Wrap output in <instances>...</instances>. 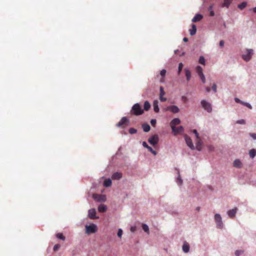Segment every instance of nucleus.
Here are the masks:
<instances>
[{
    "mask_svg": "<svg viewBox=\"0 0 256 256\" xmlns=\"http://www.w3.org/2000/svg\"><path fill=\"white\" fill-rule=\"evenodd\" d=\"M184 138L188 146L190 147L192 150H194V147L192 144V140H191L190 137H189L188 136H186Z\"/></svg>",
    "mask_w": 256,
    "mask_h": 256,
    "instance_id": "9d476101",
    "label": "nucleus"
},
{
    "mask_svg": "<svg viewBox=\"0 0 256 256\" xmlns=\"http://www.w3.org/2000/svg\"><path fill=\"white\" fill-rule=\"evenodd\" d=\"M156 123V119H152L150 120V124L152 126H155Z\"/></svg>",
    "mask_w": 256,
    "mask_h": 256,
    "instance_id": "79ce46f5",
    "label": "nucleus"
},
{
    "mask_svg": "<svg viewBox=\"0 0 256 256\" xmlns=\"http://www.w3.org/2000/svg\"><path fill=\"white\" fill-rule=\"evenodd\" d=\"M189 250H190V246L187 242H185L184 243V244L182 246V250L185 253H187L189 252Z\"/></svg>",
    "mask_w": 256,
    "mask_h": 256,
    "instance_id": "2eb2a0df",
    "label": "nucleus"
},
{
    "mask_svg": "<svg viewBox=\"0 0 256 256\" xmlns=\"http://www.w3.org/2000/svg\"><path fill=\"white\" fill-rule=\"evenodd\" d=\"M122 229H119L118 232V236L119 237V238H121L122 237Z\"/></svg>",
    "mask_w": 256,
    "mask_h": 256,
    "instance_id": "c03bdc74",
    "label": "nucleus"
},
{
    "mask_svg": "<svg viewBox=\"0 0 256 256\" xmlns=\"http://www.w3.org/2000/svg\"><path fill=\"white\" fill-rule=\"evenodd\" d=\"M60 244H56V245H54V252H56L60 248Z\"/></svg>",
    "mask_w": 256,
    "mask_h": 256,
    "instance_id": "a19ab883",
    "label": "nucleus"
},
{
    "mask_svg": "<svg viewBox=\"0 0 256 256\" xmlns=\"http://www.w3.org/2000/svg\"><path fill=\"white\" fill-rule=\"evenodd\" d=\"M56 236L58 238H60V240H65V236H64V235L62 233H58V234H56Z\"/></svg>",
    "mask_w": 256,
    "mask_h": 256,
    "instance_id": "473e14b6",
    "label": "nucleus"
},
{
    "mask_svg": "<svg viewBox=\"0 0 256 256\" xmlns=\"http://www.w3.org/2000/svg\"><path fill=\"white\" fill-rule=\"evenodd\" d=\"M183 68V64L180 62L178 64V74H180Z\"/></svg>",
    "mask_w": 256,
    "mask_h": 256,
    "instance_id": "f704fd0d",
    "label": "nucleus"
},
{
    "mask_svg": "<svg viewBox=\"0 0 256 256\" xmlns=\"http://www.w3.org/2000/svg\"><path fill=\"white\" fill-rule=\"evenodd\" d=\"M142 128L144 132H149L150 130V126L147 124H144L142 125Z\"/></svg>",
    "mask_w": 256,
    "mask_h": 256,
    "instance_id": "412c9836",
    "label": "nucleus"
},
{
    "mask_svg": "<svg viewBox=\"0 0 256 256\" xmlns=\"http://www.w3.org/2000/svg\"><path fill=\"white\" fill-rule=\"evenodd\" d=\"M178 182L180 184H181L182 183V180L180 178H178Z\"/></svg>",
    "mask_w": 256,
    "mask_h": 256,
    "instance_id": "13d9d810",
    "label": "nucleus"
},
{
    "mask_svg": "<svg viewBox=\"0 0 256 256\" xmlns=\"http://www.w3.org/2000/svg\"><path fill=\"white\" fill-rule=\"evenodd\" d=\"M199 63H200L202 64H205V59L203 56H200L198 60Z\"/></svg>",
    "mask_w": 256,
    "mask_h": 256,
    "instance_id": "72a5a7b5",
    "label": "nucleus"
},
{
    "mask_svg": "<svg viewBox=\"0 0 256 256\" xmlns=\"http://www.w3.org/2000/svg\"><path fill=\"white\" fill-rule=\"evenodd\" d=\"M164 110H166V111L169 110L173 113H178L179 112L180 109L177 106L172 105V106H170L166 107L164 109Z\"/></svg>",
    "mask_w": 256,
    "mask_h": 256,
    "instance_id": "423d86ee",
    "label": "nucleus"
},
{
    "mask_svg": "<svg viewBox=\"0 0 256 256\" xmlns=\"http://www.w3.org/2000/svg\"><path fill=\"white\" fill-rule=\"evenodd\" d=\"M192 132L194 134H195L196 138L199 139L200 137H199V135H198V134L197 130H192Z\"/></svg>",
    "mask_w": 256,
    "mask_h": 256,
    "instance_id": "a18cd8bd",
    "label": "nucleus"
},
{
    "mask_svg": "<svg viewBox=\"0 0 256 256\" xmlns=\"http://www.w3.org/2000/svg\"><path fill=\"white\" fill-rule=\"evenodd\" d=\"M186 76L188 81L190 80L191 78V72L188 69H185Z\"/></svg>",
    "mask_w": 256,
    "mask_h": 256,
    "instance_id": "cd10ccee",
    "label": "nucleus"
},
{
    "mask_svg": "<svg viewBox=\"0 0 256 256\" xmlns=\"http://www.w3.org/2000/svg\"><path fill=\"white\" fill-rule=\"evenodd\" d=\"M210 11V15L212 16L214 15V12L213 10H209Z\"/></svg>",
    "mask_w": 256,
    "mask_h": 256,
    "instance_id": "4d7b16f0",
    "label": "nucleus"
},
{
    "mask_svg": "<svg viewBox=\"0 0 256 256\" xmlns=\"http://www.w3.org/2000/svg\"><path fill=\"white\" fill-rule=\"evenodd\" d=\"M241 104H243L244 106H246V107H248L250 109H252V106H251V105L250 104L248 103V102H244L242 101V102Z\"/></svg>",
    "mask_w": 256,
    "mask_h": 256,
    "instance_id": "c9c22d12",
    "label": "nucleus"
},
{
    "mask_svg": "<svg viewBox=\"0 0 256 256\" xmlns=\"http://www.w3.org/2000/svg\"><path fill=\"white\" fill-rule=\"evenodd\" d=\"M196 26L194 24L192 25V28L190 30V34L194 36L196 34Z\"/></svg>",
    "mask_w": 256,
    "mask_h": 256,
    "instance_id": "5701e85b",
    "label": "nucleus"
},
{
    "mask_svg": "<svg viewBox=\"0 0 256 256\" xmlns=\"http://www.w3.org/2000/svg\"><path fill=\"white\" fill-rule=\"evenodd\" d=\"M234 100L237 103H240V104H242V101L240 100L239 98H234Z\"/></svg>",
    "mask_w": 256,
    "mask_h": 256,
    "instance_id": "3c124183",
    "label": "nucleus"
},
{
    "mask_svg": "<svg viewBox=\"0 0 256 256\" xmlns=\"http://www.w3.org/2000/svg\"><path fill=\"white\" fill-rule=\"evenodd\" d=\"M236 124H246V122L244 120H240L236 121Z\"/></svg>",
    "mask_w": 256,
    "mask_h": 256,
    "instance_id": "ea45409f",
    "label": "nucleus"
},
{
    "mask_svg": "<svg viewBox=\"0 0 256 256\" xmlns=\"http://www.w3.org/2000/svg\"><path fill=\"white\" fill-rule=\"evenodd\" d=\"M136 230V226H132V227L130 228L131 232H135Z\"/></svg>",
    "mask_w": 256,
    "mask_h": 256,
    "instance_id": "6e6d98bb",
    "label": "nucleus"
},
{
    "mask_svg": "<svg viewBox=\"0 0 256 256\" xmlns=\"http://www.w3.org/2000/svg\"><path fill=\"white\" fill-rule=\"evenodd\" d=\"M184 131V128L182 126H180L178 128H176V129L175 131H172L174 133V135L177 134H178L181 132Z\"/></svg>",
    "mask_w": 256,
    "mask_h": 256,
    "instance_id": "393cba45",
    "label": "nucleus"
},
{
    "mask_svg": "<svg viewBox=\"0 0 256 256\" xmlns=\"http://www.w3.org/2000/svg\"><path fill=\"white\" fill-rule=\"evenodd\" d=\"M106 206L103 204H100L98 207V210L101 212H106Z\"/></svg>",
    "mask_w": 256,
    "mask_h": 256,
    "instance_id": "a211bd4d",
    "label": "nucleus"
},
{
    "mask_svg": "<svg viewBox=\"0 0 256 256\" xmlns=\"http://www.w3.org/2000/svg\"><path fill=\"white\" fill-rule=\"evenodd\" d=\"M165 94L164 88L162 86L160 87V96H163Z\"/></svg>",
    "mask_w": 256,
    "mask_h": 256,
    "instance_id": "37998d69",
    "label": "nucleus"
},
{
    "mask_svg": "<svg viewBox=\"0 0 256 256\" xmlns=\"http://www.w3.org/2000/svg\"><path fill=\"white\" fill-rule=\"evenodd\" d=\"M249 154L252 158H254L256 155V150L254 149L250 150Z\"/></svg>",
    "mask_w": 256,
    "mask_h": 256,
    "instance_id": "c756f323",
    "label": "nucleus"
},
{
    "mask_svg": "<svg viewBox=\"0 0 256 256\" xmlns=\"http://www.w3.org/2000/svg\"><path fill=\"white\" fill-rule=\"evenodd\" d=\"M150 152L152 154H153L154 156L157 154L156 151L154 150L150 146H149L148 148Z\"/></svg>",
    "mask_w": 256,
    "mask_h": 256,
    "instance_id": "4c0bfd02",
    "label": "nucleus"
},
{
    "mask_svg": "<svg viewBox=\"0 0 256 256\" xmlns=\"http://www.w3.org/2000/svg\"><path fill=\"white\" fill-rule=\"evenodd\" d=\"M142 145L144 147V148H148L150 146H148V144H146V142H144L143 143H142Z\"/></svg>",
    "mask_w": 256,
    "mask_h": 256,
    "instance_id": "864d4df0",
    "label": "nucleus"
},
{
    "mask_svg": "<svg viewBox=\"0 0 256 256\" xmlns=\"http://www.w3.org/2000/svg\"><path fill=\"white\" fill-rule=\"evenodd\" d=\"M128 122V120L126 117H123L116 124L118 127H122Z\"/></svg>",
    "mask_w": 256,
    "mask_h": 256,
    "instance_id": "f8f14e48",
    "label": "nucleus"
},
{
    "mask_svg": "<svg viewBox=\"0 0 256 256\" xmlns=\"http://www.w3.org/2000/svg\"><path fill=\"white\" fill-rule=\"evenodd\" d=\"M130 113L132 115L140 116L144 114V110L142 109L140 104L136 103L132 106Z\"/></svg>",
    "mask_w": 256,
    "mask_h": 256,
    "instance_id": "f257e3e1",
    "label": "nucleus"
},
{
    "mask_svg": "<svg viewBox=\"0 0 256 256\" xmlns=\"http://www.w3.org/2000/svg\"><path fill=\"white\" fill-rule=\"evenodd\" d=\"M86 232L88 234L94 233L97 230V226L94 224L86 226Z\"/></svg>",
    "mask_w": 256,
    "mask_h": 256,
    "instance_id": "20e7f679",
    "label": "nucleus"
},
{
    "mask_svg": "<svg viewBox=\"0 0 256 256\" xmlns=\"http://www.w3.org/2000/svg\"><path fill=\"white\" fill-rule=\"evenodd\" d=\"M250 135L253 139L256 140V134L251 133Z\"/></svg>",
    "mask_w": 256,
    "mask_h": 256,
    "instance_id": "09e8293b",
    "label": "nucleus"
},
{
    "mask_svg": "<svg viewBox=\"0 0 256 256\" xmlns=\"http://www.w3.org/2000/svg\"><path fill=\"white\" fill-rule=\"evenodd\" d=\"M200 103L202 107L208 112H212V106L210 103L205 100H202Z\"/></svg>",
    "mask_w": 256,
    "mask_h": 256,
    "instance_id": "f03ea898",
    "label": "nucleus"
},
{
    "mask_svg": "<svg viewBox=\"0 0 256 256\" xmlns=\"http://www.w3.org/2000/svg\"><path fill=\"white\" fill-rule=\"evenodd\" d=\"M112 185V180L110 179H106L104 182V186L105 187H109Z\"/></svg>",
    "mask_w": 256,
    "mask_h": 256,
    "instance_id": "b1692460",
    "label": "nucleus"
},
{
    "mask_svg": "<svg viewBox=\"0 0 256 256\" xmlns=\"http://www.w3.org/2000/svg\"><path fill=\"white\" fill-rule=\"evenodd\" d=\"M253 11L254 12L256 13V6L253 8Z\"/></svg>",
    "mask_w": 256,
    "mask_h": 256,
    "instance_id": "e2e57ef3",
    "label": "nucleus"
},
{
    "mask_svg": "<svg viewBox=\"0 0 256 256\" xmlns=\"http://www.w3.org/2000/svg\"><path fill=\"white\" fill-rule=\"evenodd\" d=\"M238 208H235L232 210H230L228 212V214L230 218H233L237 212Z\"/></svg>",
    "mask_w": 256,
    "mask_h": 256,
    "instance_id": "ddd939ff",
    "label": "nucleus"
},
{
    "mask_svg": "<svg viewBox=\"0 0 256 256\" xmlns=\"http://www.w3.org/2000/svg\"><path fill=\"white\" fill-rule=\"evenodd\" d=\"M160 99L162 102H165L166 100V98L163 97V96H160Z\"/></svg>",
    "mask_w": 256,
    "mask_h": 256,
    "instance_id": "8fccbe9b",
    "label": "nucleus"
},
{
    "mask_svg": "<svg viewBox=\"0 0 256 256\" xmlns=\"http://www.w3.org/2000/svg\"><path fill=\"white\" fill-rule=\"evenodd\" d=\"M200 79H201V80H202V82L203 83H205V82H206V79H205V77H204V74H203V75H202V76H200Z\"/></svg>",
    "mask_w": 256,
    "mask_h": 256,
    "instance_id": "49530a36",
    "label": "nucleus"
},
{
    "mask_svg": "<svg viewBox=\"0 0 256 256\" xmlns=\"http://www.w3.org/2000/svg\"><path fill=\"white\" fill-rule=\"evenodd\" d=\"M197 142L196 143V148L198 150H200L202 148V142H200V138L197 139Z\"/></svg>",
    "mask_w": 256,
    "mask_h": 256,
    "instance_id": "bb28decb",
    "label": "nucleus"
},
{
    "mask_svg": "<svg viewBox=\"0 0 256 256\" xmlns=\"http://www.w3.org/2000/svg\"><path fill=\"white\" fill-rule=\"evenodd\" d=\"M182 100L184 102H187V101H188V98H187L186 96H182Z\"/></svg>",
    "mask_w": 256,
    "mask_h": 256,
    "instance_id": "603ef678",
    "label": "nucleus"
},
{
    "mask_svg": "<svg viewBox=\"0 0 256 256\" xmlns=\"http://www.w3.org/2000/svg\"><path fill=\"white\" fill-rule=\"evenodd\" d=\"M203 16L202 14H196L192 18V21L194 22L200 21Z\"/></svg>",
    "mask_w": 256,
    "mask_h": 256,
    "instance_id": "dca6fc26",
    "label": "nucleus"
},
{
    "mask_svg": "<svg viewBox=\"0 0 256 256\" xmlns=\"http://www.w3.org/2000/svg\"><path fill=\"white\" fill-rule=\"evenodd\" d=\"M166 74V70L164 69L162 70L160 72V74L162 76V78L160 79V82H164V76Z\"/></svg>",
    "mask_w": 256,
    "mask_h": 256,
    "instance_id": "6ab92c4d",
    "label": "nucleus"
},
{
    "mask_svg": "<svg viewBox=\"0 0 256 256\" xmlns=\"http://www.w3.org/2000/svg\"><path fill=\"white\" fill-rule=\"evenodd\" d=\"M220 46L221 47H222L224 46V41L222 40L220 42Z\"/></svg>",
    "mask_w": 256,
    "mask_h": 256,
    "instance_id": "5fc2aeb1",
    "label": "nucleus"
},
{
    "mask_svg": "<svg viewBox=\"0 0 256 256\" xmlns=\"http://www.w3.org/2000/svg\"><path fill=\"white\" fill-rule=\"evenodd\" d=\"M150 102L148 101L144 102L143 110L148 111L150 110Z\"/></svg>",
    "mask_w": 256,
    "mask_h": 256,
    "instance_id": "aec40b11",
    "label": "nucleus"
},
{
    "mask_svg": "<svg viewBox=\"0 0 256 256\" xmlns=\"http://www.w3.org/2000/svg\"><path fill=\"white\" fill-rule=\"evenodd\" d=\"M93 198L98 202H104L106 198L104 195L94 194L93 195Z\"/></svg>",
    "mask_w": 256,
    "mask_h": 256,
    "instance_id": "6e6552de",
    "label": "nucleus"
},
{
    "mask_svg": "<svg viewBox=\"0 0 256 256\" xmlns=\"http://www.w3.org/2000/svg\"><path fill=\"white\" fill-rule=\"evenodd\" d=\"M214 219L216 223L217 227L219 228H222V222L220 216L219 214H216Z\"/></svg>",
    "mask_w": 256,
    "mask_h": 256,
    "instance_id": "39448f33",
    "label": "nucleus"
},
{
    "mask_svg": "<svg viewBox=\"0 0 256 256\" xmlns=\"http://www.w3.org/2000/svg\"><path fill=\"white\" fill-rule=\"evenodd\" d=\"M196 71L198 74L199 76L204 74L203 72H202V67L200 66H196Z\"/></svg>",
    "mask_w": 256,
    "mask_h": 256,
    "instance_id": "a878e982",
    "label": "nucleus"
},
{
    "mask_svg": "<svg viewBox=\"0 0 256 256\" xmlns=\"http://www.w3.org/2000/svg\"><path fill=\"white\" fill-rule=\"evenodd\" d=\"M122 177V174L120 172H116L112 176V178L113 180H120Z\"/></svg>",
    "mask_w": 256,
    "mask_h": 256,
    "instance_id": "4468645a",
    "label": "nucleus"
},
{
    "mask_svg": "<svg viewBox=\"0 0 256 256\" xmlns=\"http://www.w3.org/2000/svg\"><path fill=\"white\" fill-rule=\"evenodd\" d=\"M136 132H137L136 130L134 128H130L129 130V132L131 134H135Z\"/></svg>",
    "mask_w": 256,
    "mask_h": 256,
    "instance_id": "58836bf2",
    "label": "nucleus"
},
{
    "mask_svg": "<svg viewBox=\"0 0 256 256\" xmlns=\"http://www.w3.org/2000/svg\"><path fill=\"white\" fill-rule=\"evenodd\" d=\"M148 142L152 145L156 144L158 142V135H154L148 139Z\"/></svg>",
    "mask_w": 256,
    "mask_h": 256,
    "instance_id": "1a4fd4ad",
    "label": "nucleus"
},
{
    "mask_svg": "<svg viewBox=\"0 0 256 256\" xmlns=\"http://www.w3.org/2000/svg\"><path fill=\"white\" fill-rule=\"evenodd\" d=\"M244 253V250H236L235 252V254L236 256H240L241 254Z\"/></svg>",
    "mask_w": 256,
    "mask_h": 256,
    "instance_id": "e433bc0d",
    "label": "nucleus"
},
{
    "mask_svg": "<svg viewBox=\"0 0 256 256\" xmlns=\"http://www.w3.org/2000/svg\"><path fill=\"white\" fill-rule=\"evenodd\" d=\"M206 92H210V88H209V87H207V88H206Z\"/></svg>",
    "mask_w": 256,
    "mask_h": 256,
    "instance_id": "680f3d73",
    "label": "nucleus"
},
{
    "mask_svg": "<svg viewBox=\"0 0 256 256\" xmlns=\"http://www.w3.org/2000/svg\"><path fill=\"white\" fill-rule=\"evenodd\" d=\"M183 40L184 42H187L188 41V38H184V39H183Z\"/></svg>",
    "mask_w": 256,
    "mask_h": 256,
    "instance_id": "052dcab7",
    "label": "nucleus"
},
{
    "mask_svg": "<svg viewBox=\"0 0 256 256\" xmlns=\"http://www.w3.org/2000/svg\"><path fill=\"white\" fill-rule=\"evenodd\" d=\"M233 164L236 168H240L242 166V162L239 160H236Z\"/></svg>",
    "mask_w": 256,
    "mask_h": 256,
    "instance_id": "4be33fe9",
    "label": "nucleus"
},
{
    "mask_svg": "<svg viewBox=\"0 0 256 256\" xmlns=\"http://www.w3.org/2000/svg\"><path fill=\"white\" fill-rule=\"evenodd\" d=\"M154 106V110L156 112H159V108H158V102L157 100H155L153 104Z\"/></svg>",
    "mask_w": 256,
    "mask_h": 256,
    "instance_id": "f3484780",
    "label": "nucleus"
},
{
    "mask_svg": "<svg viewBox=\"0 0 256 256\" xmlns=\"http://www.w3.org/2000/svg\"><path fill=\"white\" fill-rule=\"evenodd\" d=\"M212 8H213V5L212 4L210 5L209 8H208V10H212Z\"/></svg>",
    "mask_w": 256,
    "mask_h": 256,
    "instance_id": "bf43d9fd",
    "label": "nucleus"
},
{
    "mask_svg": "<svg viewBox=\"0 0 256 256\" xmlns=\"http://www.w3.org/2000/svg\"><path fill=\"white\" fill-rule=\"evenodd\" d=\"M247 3L246 2H242L241 4L238 5V8L240 10H243L246 7Z\"/></svg>",
    "mask_w": 256,
    "mask_h": 256,
    "instance_id": "2f4dec72",
    "label": "nucleus"
},
{
    "mask_svg": "<svg viewBox=\"0 0 256 256\" xmlns=\"http://www.w3.org/2000/svg\"><path fill=\"white\" fill-rule=\"evenodd\" d=\"M180 119L178 118H174L172 120L170 124L172 131H175L176 130V126L180 124Z\"/></svg>",
    "mask_w": 256,
    "mask_h": 256,
    "instance_id": "0eeeda50",
    "label": "nucleus"
},
{
    "mask_svg": "<svg viewBox=\"0 0 256 256\" xmlns=\"http://www.w3.org/2000/svg\"><path fill=\"white\" fill-rule=\"evenodd\" d=\"M96 210L94 208H92L88 210V216L91 219H96L98 217L96 216Z\"/></svg>",
    "mask_w": 256,
    "mask_h": 256,
    "instance_id": "9b49d317",
    "label": "nucleus"
},
{
    "mask_svg": "<svg viewBox=\"0 0 256 256\" xmlns=\"http://www.w3.org/2000/svg\"><path fill=\"white\" fill-rule=\"evenodd\" d=\"M142 228L143 230L148 234H149V228L146 224H142Z\"/></svg>",
    "mask_w": 256,
    "mask_h": 256,
    "instance_id": "7c9ffc66",
    "label": "nucleus"
},
{
    "mask_svg": "<svg viewBox=\"0 0 256 256\" xmlns=\"http://www.w3.org/2000/svg\"><path fill=\"white\" fill-rule=\"evenodd\" d=\"M212 90H214V92H216V85L215 84H214L212 86Z\"/></svg>",
    "mask_w": 256,
    "mask_h": 256,
    "instance_id": "de8ad7c7",
    "label": "nucleus"
},
{
    "mask_svg": "<svg viewBox=\"0 0 256 256\" xmlns=\"http://www.w3.org/2000/svg\"><path fill=\"white\" fill-rule=\"evenodd\" d=\"M253 54V50L252 49H248L246 50V54L242 55V58L245 61H249Z\"/></svg>",
    "mask_w": 256,
    "mask_h": 256,
    "instance_id": "7ed1b4c3",
    "label": "nucleus"
},
{
    "mask_svg": "<svg viewBox=\"0 0 256 256\" xmlns=\"http://www.w3.org/2000/svg\"><path fill=\"white\" fill-rule=\"evenodd\" d=\"M233 0H224V3L222 4V6L228 7L231 4Z\"/></svg>",
    "mask_w": 256,
    "mask_h": 256,
    "instance_id": "c85d7f7f",
    "label": "nucleus"
}]
</instances>
